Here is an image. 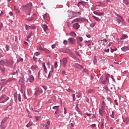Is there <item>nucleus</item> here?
Instances as JSON below:
<instances>
[{
    "instance_id": "1",
    "label": "nucleus",
    "mask_w": 129,
    "mask_h": 129,
    "mask_svg": "<svg viewBox=\"0 0 129 129\" xmlns=\"http://www.w3.org/2000/svg\"><path fill=\"white\" fill-rule=\"evenodd\" d=\"M31 9L32 4L31 3H28L27 5L23 6V11L25 12L26 15H28L29 16H30V14H31Z\"/></svg>"
},
{
    "instance_id": "2",
    "label": "nucleus",
    "mask_w": 129,
    "mask_h": 129,
    "mask_svg": "<svg viewBox=\"0 0 129 129\" xmlns=\"http://www.w3.org/2000/svg\"><path fill=\"white\" fill-rule=\"evenodd\" d=\"M100 80L101 81L103 84H105V83H107L108 82V78H107V76L104 75L102 76L100 78Z\"/></svg>"
},
{
    "instance_id": "3",
    "label": "nucleus",
    "mask_w": 129,
    "mask_h": 129,
    "mask_svg": "<svg viewBox=\"0 0 129 129\" xmlns=\"http://www.w3.org/2000/svg\"><path fill=\"white\" fill-rule=\"evenodd\" d=\"M9 97L6 95H3L0 98V103H5L6 101L9 100Z\"/></svg>"
},
{
    "instance_id": "4",
    "label": "nucleus",
    "mask_w": 129,
    "mask_h": 129,
    "mask_svg": "<svg viewBox=\"0 0 129 129\" xmlns=\"http://www.w3.org/2000/svg\"><path fill=\"white\" fill-rule=\"evenodd\" d=\"M9 119V115H7L2 121L1 124V127H2L3 129L6 128V126H4V123H5L7 120Z\"/></svg>"
},
{
    "instance_id": "5",
    "label": "nucleus",
    "mask_w": 129,
    "mask_h": 129,
    "mask_svg": "<svg viewBox=\"0 0 129 129\" xmlns=\"http://www.w3.org/2000/svg\"><path fill=\"white\" fill-rule=\"evenodd\" d=\"M67 62V58L64 57L62 60H60V64L62 65V66H63V67H66Z\"/></svg>"
},
{
    "instance_id": "6",
    "label": "nucleus",
    "mask_w": 129,
    "mask_h": 129,
    "mask_svg": "<svg viewBox=\"0 0 129 129\" xmlns=\"http://www.w3.org/2000/svg\"><path fill=\"white\" fill-rule=\"evenodd\" d=\"M68 41L69 42H70L71 44H72L73 45H74V44L75 43V42H76V40H75V39L72 37H70V38H69Z\"/></svg>"
},
{
    "instance_id": "7",
    "label": "nucleus",
    "mask_w": 129,
    "mask_h": 129,
    "mask_svg": "<svg viewBox=\"0 0 129 129\" xmlns=\"http://www.w3.org/2000/svg\"><path fill=\"white\" fill-rule=\"evenodd\" d=\"M74 67H75V68H77V69H83V67H82V66L79 64V63H75L74 64Z\"/></svg>"
},
{
    "instance_id": "8",
    "label": "nucleus",
    "mask_w": 129,
    "mask_h": 129,
    "mask_svg": "<svg viewBox=\"0 0 129 129\" xmlns=\"http://www.w3.org/2000/svg\"><path fill=\"white\" fill-rule=\"evenodd\" d=\"M76 40L77 41V44L80 45V43H81V42H82V41H83V38H82V37H77Z\"/></svg>"
},
{
    "instance_id": "9",
    "label": "nucleus",
    "mask_w": 129,
    "mask_h": 129,
    "mask_svg": "<svg viewBox=\"0 0 129 129\" xmlns=\"http://www.w3.org/2000/svg\"><path fill=\"white\" fill-rule=\"evenodd\" d=\"M7 64L9 66H13V64H14V61L13 59L7 60Z\"/></svg>"
},
{
    "instance_id": "10",
    "label": "nucleus",
    "mask_w": 129,
    "mask_h": 129,
    "mask_svg": "<svg viewBox=\"0 0 129 129\" xmlns=\"http://www.w3.org/2000/svg\"><path fill=\"white\" fill-rule=\"evenodd\" d=\"M73 28L75 30H78L79 28H80V25L78 23H75L73 25Z\"/></svg>"
},
{
    "instance_id": "11",
    "label": "nucleus",
    "mask_w": 129,
    "mask_h": 129,
    "mask_svg": "<svg viewBox=\"0 0 129 129\" xmlns=\"http://www.w3.org/2000/svg\"><path fill=\"white\" fill-rule=\"evenodd\" d=\"M128 36L126 34H123L120 37V40H124L125 39H127Z\"/></svg>"
},
{
    "instance_id": "12",
    "label": "nucleus",
    "mask_w": 129,
    "mask_h": 129,
    "mask_svg": "<svg viewBox=\"0 0 129 129\" xmlns=\"http://www.w3.org/2000/svg\"><path fill=\"white\" fill-rule=\"evenodd\" d=\"M34 80V77L33 76H29L27 79V81H29L30 82H33Z\"/></svg>"
},
{
    "instance_id": "13",
    "label": "nucleus",
    "mask_w": 129,
    "mask_h": 129,
    "mask_svg": "<svg viewBox=\"0 0 129 129\" xmlns=\"http://www.w3.org/2000/svg\"><path fill=\"white\" fill-rule=\"evenodd\" d=\"M94 14H95V15H97V16H104V13H100L98 12L94 11Z\"/></svg>"
},
{
    "instance_id": "14",
    "label": "nucleus",
    "mask_w": 129,
    "mask_h": 129,
    "mask_svg": "<svg viewBox=\"0 0 129 129\" xmlns=\"http://www.w3.org/2000/svg\"><path fill=\"white\" fill-rule=\"evenodd\" d=\"M70 36H71V37H74V38H76V36H77L76 35V33H75L74 32V31H72V32H71L70 34H69Z\"/></svg>"
},
{
    "instance_id": "15",
    "label": "nucleus",
    "mask_w": 129,
    "mask_h": 129,
    "mask_svg": "<svg viewBox=\"0 0 129 129\" xmlns=\"http://www.w3.org/2000/svg\"><path fill=\"white\" fill-rule=\"evenodd\" d=\"M42 27L43 29L44 32H46L48 30V26L45 24L42 25Z\"/></svg>"
},
{
    "instance_id": "16",
    "label": "nucleus",
    "mask_w": 129,
    "mask_h": 129,
    "mask_svg": "<svg viewBox=\"0 0 129 129\" xmlns=\"http://www.w3.org/2000/svg\"><path fill=\"white\" fill-rule=\"evenodd\" d=\"M81 19H79V18H76L75 19H74V20H73L72 21V23H77L78 22H81Z\"/></svg>"
},
{
    "instance_id": "17",
    "label": "nucleus",
    "mask_w": 129,
    "mask_h": 129,
    "mask_svg": "<svg viewBox=\"0 0 129 129\" xmlns=\"http://www.w3.org/2000/svg\"><path fill=\"white\" fill-rule=\"evenodd\" d=\"M123 121L126 123V124H129V118H125V119H123Z\"/></svg>"
},
{
    "instance_id": "18",
    "label": "nucleus",
    "mask_w": 129,
    "mask_h": 129,
    "mask_svg": "<svg viewBox=\"0 0 129 129\" xmlns=\"http://www.w3.org/2000/svg\"><path fill=\"white\" fill-rule=\"evenodd\" d=\"M105 121H103L101 122V128L105 129V127L104 126H105Z\"/></svg>"
},
{
    "instance_id": "19",
    "label": "nucleus",
    "mask_w": 129,
    "mask_h": 129,
    "mask_svg": "<svg viewBox=\"0 0 129 129\" xmlns=\"http://www.w3.org/2000/svg\"><path fill=\"white\" fill-rule=\"evenodd\" d=\"M84 5H85V2L84 1H81L78 4V7H80L81 5L84 6Z\"/></svg>"
},
{
    "instance_id": "20",
    "label": "nucleus",
    "mask_w": 129,
    "mask_h": 129,
    "mask_svg": "<svg viewBox=\"0 0 129 129\" xmlns=\"http://www.w3.org/2000/svg\"><path fill=\"white\" fill-rule=\"evenodd\" d=\"M72 13L73 14L74 17H76L77 15H81L80 12H73Z\"/></svg>"
},
{
    "instance_id": "21",
    "label": "nucleus",
    "mask_w": 129,
    "mask_h": 129,
    "mask_svg": "<svg viewBox=\"0 0 129 129\" xmlns=\"http://www.w3.org/2000/svg\"><path fill=\"white\" fill-rule=\"evenodd\" d=\"M99 112L100 114H101V115H102V114H103V112H104V109L102 108H101V109H99Z\"/></svg>"
},
{
    "instance_id": "22",
    "label": "nucleus",
    "mask_w": 129,
    "mask_h": 129,
    "mask_svg": "<svg viewBox=\"0 0 129 129\" xmlns=\"http://www.w3.org/2000/svg\"><path fill=\"white\" fill-rule=\"evenodd\" d=\"M42 66L43 67L44 71L45 73H47V68H46V65H45V62L42 63Z\"/></svg>"
},
{
    "instance_id": "23",
    "label": "nucleus",
    "mask_w": 129,
    "mask_h": 129,
    "mask_svg": "<svg viewBox=\"0 0 129 129\" xmlns=\"http://www.w3.org/2000/svg\"><path fill=\"white\" fill-rule=\"evenodd\" d=\"M122 51H123L124 52H125L126 50H128V47L127 46H124L121 48Z\"/></svg>"
},
{
    "instance_id": "24",
    "label": "nucleus",
    "mask_w": 129,
    "mask_h": 129,
    "mask_svg": "<svg viewBox=\"0 0 129 129\" xmlns=\"http://www.w3.org/2000/svg\"><path fill=\"white\" fill-rule=\"evenodd\" d=\"M101 108H105V102L103 101L101 103Z\"/></svg>"
},
{
    "instance_id": "25",
    "label": "nucleus",
    "mask_w": 129,
    "mask_h": 129,
    "mask_svg": "<svg viewBox=\"0 0 129 129\" xmlns=\"http://www.w3.org/2000/svg\"><path fill=\"white\" fill-rule=\"evenodd\" d=\"M25 28H26V30H27V31H29V30H31L32 26L26 25Z\"/></svg>"
},
{
    "instance_id": "26",
    "label": "nucleus",
    "mask_w": 129,
    "mask_h": 129,
    "mask_svg": "<svg viewBox=\"0 0 129 129\" xmlns=\"http://www.w3.org/2000/svg\"><path fill=\"white\" fill-rule=\"evenodd\" d=\"M31 125H33V123L31 121H29V122L26 125L27 127H30Z\"/></svg>"
},
{
    "instance_id": "27",
    "label": "nucleus",
    "mask_w": 129,
    "mask_h": 129,
    "mask_svg": "<svg viewBox=\"0 0 129 129\" xmlns=\"http://www.w3.org/2000/svg\"><path fill=\"white\" fill-rule=\"evenodd\" d=\"M120 19H116V22H117L118 24H119L121 22V20H122V18L121 17H120Z\"/></svg>"
},
{
    "instance_id": "28",
    "label": "nucleus",
    "mask_w": 129,
    "mask_h": 129,
    "mask_svg": "<svg viewBox=\"0 0 129 129\" xmlns=\"http://www.w3.org/2000/svg\"><path fill=\"white\" fill-rule=\"evenodd\" d=\"M94 19L96 20V21H97V22H100V19L98 18V17H97L96 16H93Z\"/></svg>"
},
{
    "instance_id": "29",
    "label": "nucleus",
    "mask_w": 129,
    "mask_h": 129,
    "mask_svg": "<svg viewBox=\"0 0 129 129\" xmlns=\"http://www.w3.org/2000/svg\"><path fill=\"white\" fill-rule=\"evenodd\" d=\"M50 125V121H47V124H43L42 125L43 126H46V127H48V125Z\"/></svg>"
},
{
    "instance_id": "30",
    "label": "nucleus",
    "mask_w": 129,
    "mask_h": 129,
    "mask_svg": "<svg viewBox=\"0 0 129 129\" xmlns=\"http://www.w3.org/2000/svg\"><path fill=\"white\" fill-rule=\"evenodd\" d=\"M24 80L23 78H21L19 80V83L20 84H22V83H24Z\"/></svg>"
},
{
    "instance_id": "31",
    "label": "nucleus",
    "mask_w": 129,
    "mask_h": 129,
    "mask_svg": "<svg viewBox=\"0 0 129 129\" xmlns=\"http://www.w3.org/2000/svg\"><path fill=\"white\" fill-rule=\"evenodd\" d=\"M84 42L85 44H87V46H89V45H90V41H85Z\"/></svg>"
},
{
    "instance_id": "32",
    "label": "nucleus",
    "mask_w": 129,
    "mask_h": 129,
    "mask_svg": "<svg viewBox=\"0 0 129 129\" xmlns=\"http://www.w3.org/2000/svg\"><path fill=\"white\" fill-rule=\"evenodd\" d=\"M23 61H24V59L21 57L19 58L18 60H17V62H23Z\"/></svg>"
},
{
    "instance_id": "33",
    "label": "nucleus",
    "mask_w": 129,
    "mask_h": 129,
    "mask_svg": "<svg viewBox=\"0 0 129 129\" xmlns=\"http://www.w3.org/2000/svg\"><path fill=\"white\" fill-rule=\"evenodd\" d=\"M43 19L44 21H45L46 23H47V22L46 21V20H47V14H44L43 15Z\"/></svg>"
},
{
    "instance_id": "34",
    "label": "nucleus",
    "mask_w": 129,
    "mask_h": 129,
    "mask_svg": "<svg viewBox=\"0 0 129 129\" xmlns=\"http://www.w3.org/2000/svg\"><path fill=\"white\" fill-rule=\"evenodd\" d=\"M31 69H32V70H35V69H37V66H32L31 67Z\"/></svg>"
},
{
    "instance_id": "35",
    "label": "nucleus",
    "mask_w": 129,
    "mask_h": 129,
    "mask_svg": "<svg viewBox=\"0 0 129 129\" xmlns=\"http://www.w3.org/2000/svg\"><path fill=\"white\" fill-rule=\"evenodd\" d=\"M123 2L125 5H128L129 4L128 0H123Z\"/></svg>"
},
{
    "instance_id": "36",
    "label": "nucleus",
    "mask_w": 129,
    "mask_h": 129,
    "mask_svg": "<svg viewBox=\"0 0 129 129\" xmlns=\"http://www.w3.org/2000/svg\"><path fill=\"white\" fill-rule=\"evenodd\" d=\"M72 95L73 98V101H75V99H76V98H75V94H73Z\"/></svg>"
},
{
    "instance_id": "37",
    "label": "nucleus",
    "mask_w": 129,
    "mask_h": 129,
    "mask_svg": "<svg viewBox=\"0 0 129 129\" xmlns=\"http://www.w3.org/2000/svg\"><path fill=\"white\" fill-rule=\"evenodd\" d=\"M116 50H117V48H115V49L111 48V53H113V52H114V51H116Z\"/></svg>"
},
{
    "instance_id": "38",
    "label": "nucleus",
    "mask_w": 129,
    "mask_h": 129,
    "mask_svg": "<svg viewBox=\"0 0 129 129\" xmlns=\"http://www.w3.org/2000/svg\"><path fill=\"white\" fill-rule=\"evenodd\" d=\"M53 109H58L59 108V106H54L53 107Z\"/></svg>"
},
{
    "instance_id": "39",
    "label": "nucleus",
    "mask_w": 129,
    "mask_h": 129,
    "mask_svg": "<svg viewBox=\"0 0 129 129\" xmlns=\"http://www.w3.org/2000/svg\"><path fill=\"white\" fill-rule=\"evenodd\" d=\"M38 49L39 50H40V51H43V50H44V48L41 46L38 47Z\"/></svg>"
},
{
    "instance_id": "40",
    "label": "nucleus",
    "mask_w": 129,
    "mask_h": 129,
    "mask_svg": "<svg viewBox=\"0 0 129 129\" xmlns=\"http://www.w3.org/2000/svg\"><path fill=\"white\" fill-rule=\"evenodd\" d=\"M14 9L17 13H20V10H19V9H17V8H16V7H14Z\"/></svg>"
},
{
    "instance_id": "41",
    "label": "nucleus",
    "mask_w": 129,
    "mask_h": 129,
    "mask_svg": "<svg viewBox=\"0 0 129 129\" xmlns=\"http://www.w3.org/2000/svg\"><path fill=\"white\" fill-rule=\"evenodd\" d=\"M93 92V90L90 89L88 91V93H92Z\"/></svg>"
},
{
    "instance_id": "42",
    "label": "nucleus",
    "mask_w": 129,
    "mask_h": 129,
    "mask_svg": "<svg viewBox=\"0 0 129 129\" xmlns=\"http://www.w3.org/2000/svg\"><path fill=\"white\" fill-rule=\"evenodd\" d=\"M5 48H6L7 51H9V50H10V49H9L10 46H9V45H6Z\"/></svg>"
},
{
    "instance_id": "43",
    "label": "nucleus",
    "mask_w": 129,
    "mask_h": 129,
    "mask_svg": "<svg viewBox=\"0 0 129 129\" xmlns=\"http://www.w3.org/2000/svg\"><path fill=\"white\" fill-rule=\"evenodd\" d=\"M77 97L78 98L81 97V93H78V95H77Z\"/></svg>"
},
{
    "instance_id": "44",
    "label": "nucleus",
    "mask_w": 129,
    "mask_h": 129,
    "mask_svg": "<svg viewBox=\"0 0 129 129\" xmlns=\"http://www.w3.org/2000/svg\"><path fill=\"white\" fill-rule=\"evenodd\" d=\"M35 56H39L40 55V52H36L34 53Z\"/></svg>"
},
{
    "instance_id": "45",
    "label": "nucleus",
    "mask_w": 129,
    "mask_h": 129,
    "mask_svg": "<svg viewBox=\"0 0 129 129\" xmlns=\"http://www.w3.org/2000/svg\"><path fill=\"white\" fill-rule=\"evenodd\" d=\"M104 52H105V53H108L109 52V48L104 49Z\"/></svg>"
},
{
    "instance_id": "46",
    "label": "nucleus",
    "mask_w": 129,
    "mask_h": 129,
    "mask_svg": "<svg viewBox=\"0 0 129 129\" xmlns=\"http://www.w3.org/2000/svg\"><path fill=\"white\" fill-rule=\"evenodd\" d=\"M57 67H58V63H57V62H56L55 63H54V68H57Z\"/></svg>"
},
{
    "instance_id": "47",
    "label": "nucleus",
    "mask_w": 129,
    "mask_h": 129,
    "mask_svg": "<svg viewBox=\"0 0 129 129\" xmlns=\"http://www.w3.org/2000/svg\"><path fill=\"white\" fill-rule=\"evenodd\" d=\"M55 47H56V44H53L51 45V48L52 49H55Z\"/></svg>"
},
{
    "instance_id": "48",
    "label": "nucleus",
    "mask_w": 129,
    "mask_h": 129,
    "mask_svg": "<svg viewBox=\"0 0 129 129\" xmlns=\"http://www.w3.org/2000/svg\"><path fill=\"white\" fill-rule=\"evenodd\" d=\"M108 126V123H107L105 121V128H106Z\"/></svg>"
},
{
    "instance_id": "49",
    "label": "nucleus",
    "mask_w": 129,
    "mask_h": 129,
    "mask_svg": "<svg viewBox=\"0 0 129 129\" xmlns=\"http://www.w3.org/2000/svg\"><path fill=\"white\" fill-rule=\"evenodd\" d=\"M104 89H105V90H106V91H108V87L105 86L104 87Z\"/></svg>"
},
{
    "instance_id": "50",
    "label": "nucleus",
    "mask_w": 129,
    "mask_h": 129,
    "mask_svg": "<svg viewBox=\"0 0 129 129\" xmlns=\"http://www.w3.org/2000/svg\"><path fill=\"white\" fill-rule=\"evenodd\" d=\"M112 114L110 115L111 117H114V115H113L114 114V112L113 111L112 112Z\"/></svg>"
},
{
    "instance_id": "51",
    "label": "nucleus",
    "mask_w": 129,
    "mask_h": 129,
    "mask_svg": "<svg viewBox=\"0 0 129 129\" xmlns=\"http://www.w3.org/2000/svg\"><path fill=\"white\" fill-rule=\"evenodd\" d=\"M18 99L19 101H21V94H19L18 96Z\"/></svg>"
},
{
    "instance_id": "52",
    "label": "nucleus",
    "mask_w": 129,
    "mask_h": 129,
    "mask_svg": "<svg viewBox=\"0 0 129 129\" xmlns=\"http://www.w3.org/2000/svg\"><path fill=\"white\" fill-rule=\"evenodd\" d=\"M90 26H91V27H94V26H95V23H92L90 24Z\"/></svg>"
},
{
    "instance_id": "53",
    "label": "nucleus",
    "mask_w": 129,
    "mask_h": 129,
    "mask_svg": "<svg viewBox=\"0 0 129 129\" xmlns=\"http://www.w3.org/2000/svg\"><path fill=\"white\" fill-rule=\"evenodd\" d=\"M102 41H103V42H104L105 43H106V42H107V40L105 39L101 40V42Z\"/></svg>"
},
{
    "instance_id": "54",
    "label": "nucleus",
    "mask_w": 129,
    "mask_h": 129,
    "mask_svg": "<svg viewBox=\"0 0 129 129\" xmlns=\"http://www.w3.org/2000/svg\"><path fill=\"white\" fill-rule=\"evenodd\" d=\"M91 125H92V127H93V128H94V127H95V126H96V125L95 124H93Z\"/></svg>"
},
{
    "instance_id": "55",
    "label": "nucleus",
    "mask_w": 129,
    "mask_h": 129,
    "mask_svg": "<svg viewBox=\"0 0 129 129\" xmlns=\"http://www.w3.org/2000/svg\"><path fill=\"white\" fill-rule=\"evenodd\" d=\"M111 78H112L113 81L115 82V80L113 78V76L111 75Z\"/></svg>"
},
{
    "instance_id": "56",
    "label": "nucleus",
    "mask_w": 129,
    "mask_h": 129,
    "mask_svg": "<svg viewBox=\"0 0 129 129\" xmlns=\"http://www.w3.org/2000/svg\"><path fill=\"white\" fill-rule=\"evenodd\" d=\"M63 44L64 45H67V40H64Z\"/></svg>"
},
{
    "instance_id": "57",
    "label": "nucleus",
    "mask_w": 129,
    "mask_h": 129,
    "mask_svg": "<svg viewBox=\"0 0 129 129\" xmlns=\"http://www.w3.org/2000/svg\"><path fill=\"white\" fill-rule=\"evenodd\" d=\"M3 28V23H0V30H2Z\"/></svg>"
},
{
    "instance_id": "58",
    "label": "nucleus",
    "mask_w": 129,
    "mask_h": 129,
    "mask_svg": "<svg viewBox=\"0 0 129 129\" xmlns=\"http://www.w3.org/2000/svg\"><path fill=\"white\" fill-rule=\"evenodd\" d=\"M33 60H34V61H37L38 60V58H37V57L34 56L33 57Z\"/></svg>"
},
{
    "instance_id": "59",
    "label": "nucleus",
    "mask_w": 129,
    "mask_h": 129,
    "mask_svg": "<svg viewBox=\"0 0 129 129\" xmlns=\"http://www.w3.org/2000/svg\"><path fill=\"white\" fill-rule=\"evenodd\" d=\"M86 115H87V116H91V114H90V113H86Z\"/></svg>"
},
{
    "instance_id": "60",
    "label": "nucleus",
    "mask_w": 129,
    "mask_h": 129,
    "mask_svg": "<svg viewBox=\"0 0 129 129\" xmlns=\"http://www.w3.org/2000/svg\"><path fill=\"white\" fill-rule=\"evenodd\" d=\"M67 91H68V92H71L72 91V90L70 89H68L67 90Z\"/></svg>"
},
{
    "instance_id": "61",
    "label": "nucleus",
    "mask_w": 129,
    "mask_h": 129,
    "mask_svg": "<svg viewBox=\"0 0 129 129\" xmlns=\"http://www.w3.org/2000/svg\"><path fill=\"white\" fill-rule=\"evenodd\" d=\"M42 87H43V88H44V89L45 90H47V87H46V86H43Z\"/></svg>"
},
{
    "instance_id": "62",
    "label": "nucleus",
    "mask_w": 129,
    "mask_h": 129,
    "mask_svg": "<svg viewBox=\"0 0 129 129\" xmlns=\"http://www.w3.org/2000/svg\"><path fill=\"white\" fill-rule=\"evenodd\" d=\"M31 29L35 30V29H36V27L35 26H31Z\"/></svg>"
},
{
    "instance_id": "63",
    "label": "nucleus",
    "mask_w": 129,
    "mask_h": 129,
    "mask_svg": "<svg viewBox=\"0 0 129 129\" xmlns=\"http://www.w3.org/2000/svg\"><path fill=\"white\" fill-rule=\"evenodd\" d=\"M1 71H2V72H3V73H5V69H1Z\"/></svg>"
},
{
    "instance_id": "64",
    "label": "nucleus",
    "mask_w": 129,
    "mask_h": 129,
    "mask_svg": "<svg viewBox=\"0 0 129 129\" xmlns=\"http://www.w3.org/2000/svg\"><path fill=\"white\" fill-rule=\"evenodd\" d=\"M9 15L10 16H13V12H9Z\"/></svg>"
}]
</instances>
